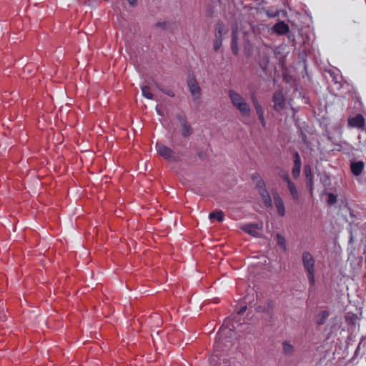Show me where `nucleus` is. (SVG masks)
<instances>
[{
    "mask_svg": "<svg viewBox=\"0 0 366 366\" xmlns=\"http://www.w3.org/2000/svg\"><path fill=\"white\" fill-rule=\"evenodd\" d=\"M252 103L254 104V107H257V105H260L259 103L258 102L257 99H256V97L254 96L252 97Z\"/></svg>",
    "mask_w": 366,
    "mask_h": 366,
    "instance_id": "473e14b6",
    "label": "nucleus"
},
{
    "mask_svg": "<svg viewBox=\"0 0 366 366\" xmlns=\"http://www.w3.org/2000/svg\"><path fill=\"white\" fill-rule=\"evenodd\" d=\"M261 228L258 224H247L242 227V229L252 235V237H259L258 230Z\"/></svg>",
    "mask_w": 366,
    "mask_h": 366,
    "instance_id": "9b49d317",
    "label": "nucleus"
},
{
    "mask_svg": "<svg viewBox=\"0 0 366 366\" xmlns=\"http://www.w3.org/2000/svg\"><path fill=\"white\" fill-rule=\"evenodd\" d=\"M274 109L276 112H281L285 107L286 99L281 91H277L273 94Z\"/></svg>",
    "mask_w": 366,
    "mask_h": 366,
    "instance_id": "39448f33",
    "label": "nucleus"
},
{
    "mask_svg": "<svg viewBox=\"0 0 366 366\" xmlns=\"http://www.w3.org/2000/svg\"><path fill=\"white\" fill-rule=\"evenodd\" d=\"M347 127L363 131L365 127V119L362 114H357L354 117L347 118Z\"/></svg>",
    "mask_w": 366,
    "mask_h": 366,
    "instance_id": "7ed1b4c3",
    "label": "nucleus"
},
{
    "mask_svg": "<svg viewBox=\"0 0 366 366\" xmlns=\"http://www.w3.org/2000/svg\"><path fill=\"white\" fill-rule=\"evenodd\" d=\"M247 310V307L246 306H244V307H242L238 311L237 314L238 315H240V314H242L243 312H244Z\"/></svg>",
    "mask_w": 366,
    "mask_h": 366,
    "instance_id": "f704fd0d",
    "label": "nucleus"
},
{
    "mask_svg": "<svg viewBox=\"0 0 366 366\" xmlns=\"http://www.w3.org/2000/svg\"><path fill=\"white\" fill-rule=\"evenodd\" d=\"M273 31L278 35H284L289 32V25L283 21H279L273 26Z\"/></svg>",
    "mask_w": 366,
    "mask_h": 366,
    "instance_id": "ddd939ff",
    "label": "nucleus"
},
{
    "mask_svg": "<svg viewBox=\"0 0 366 366\" xmlns=\"http://www.w3.org/2000/svg\"><path fill=\"white\" fill-rule=\"evenodd\" d=\"M167 24V23L166 21H164V22H159V23H157V25L158 26H160V27H162V28H164V29H166Z\"/></svg>",
    "mask_w": 366,
    "mask_h": 366,
    "instance_id": "72a5a7b5",
    "label": "nucleus"
},
{
    "mask_svg": "<svg viewBox=\"0 0 366 366\" xmlns=\"http://www.w3.org/2000/svg\"><path fill=\"white\" fill-rule=\"evenodd\" d=\"M222 327H225L229 329L230 331H233L235 329V325L230 317H227L224 319Z\"/></svg>",
    "mask_w": 366,
    "mask_h": 366,
    "instance_id": "4be33fe9",
    "label": "nucleus"
},
{
    "mask_svg": "<svg viewBox=\"0 0 366 366\" xmlns=\"http://www.w3.org/2000/svg\"><path fill=\"white\" fill-rule=\"evenodd\" d=\"M256 188L258 189V192L262 191L263 189H267L264 181L259 178V179L256 183Z\"/></svg>",
    "mask_w": 366,
    "mask_h": 366,
    "instance_id": "393cba45",
    "label": "nucleus"
},
{
    "mask_svg": "<svg viewBox=\"0 0 366 366\" xmlns=\"http://www.w3.org/2000/svg\"><path fill=\"white\" fill-rule=\"evenodd\" d=\"M142 93L143 97L148 99H153V94L150 92L149 88L147 86H141Z\"/></svg>",
    "mask_w": 366,
    "mask_h": 366,
    "instance_id": "b1692460",
    "label": "nucleus"
},
{
    "mask_svg": "<svg viewBox=\"0 0 366 366\" xmlns=\"http://www.w3.org/2000/svg\"><path fill=\"white\" fill-rule=\"evenodd\" d=\"M304 172L306 177L307 187L310 191V192H312L313 189L314 182L310 166L305 165L304 168Z\"/></svg>",
    "mask_w": 366,
    "mask_h": 366,
    "instance_id": "4468645a",
    "label": "nucleus"
},
{
    "mask_svg": "<svg viewBox=\"0 0 366 366\" xmlns=\"http://www.w3.org/2000/svg\"><path fill=\"white\" fill-rule=\"evenodd\" d=\"M335 84H338L339 82H338V81L337 79H335Z\"/></svg>",
    "mask_w": 366,
    "mask_h": 366,
    "instance_id": "4c0bfd02",
    "label": "nucleus"
},
{
    "mask_svg": "<svg viewBox=\"0 0 366 366\" xmlns=\"http://www.w3.org/2000/svg\"><path fill=\"white\" fill-rule=\"evenodd\" d=\"M254 108L258 117L264 114V109L261 105H257V107H254Z\"/></svg>",
    "mask_w": 366,
    "mask_h": 366,
    "instance_id": "cd10ccee",
    "label": "nucleus"
},
{
    "mask_svg": "<svg viewBox=\"0 0 366 366\" xmlns=\"http://www.w3.org/2000/svg\"><path fill=\"white\" fill-rule=\"evenodd\" d=\"M223 39H214V50L218 51L222 45Z\"/></svg>",
    "mask_w": 366,
    "mask_h": 366,
    "instance_id": "a878e982",
    "label": "nucleus"
},
{
    "mask_svg": "<svg viewBox=\"0 0 366 366\" xmlns=\"http://www.w3.org/2000/svg\"><path fill=\"white\" fill-rule=\"evenodd\" d=\"M277 238L278 245L283 249V251H287V244L285 238L281 234L279 233L277 234Z\"/></svg>",
    "mask_w": 366,
    "mask_h": 366,
    "instance_id": "5701e85b",
    "label": "nucleus"
},
{
    "mask_svg": "<svg viewBox=\"0 0 366 366\" xmlns=\"http://www.w3.org/2000/svg\"><path fill=\"white\" fill-rule=\"evenodd\" d=\"M365 168V163L362 161L352 162L350 163V170L352 174L355 176H360Z\"/></svg>",
    "mask_w": 366,
    "mask_h": 366,
    "instance_id": "f8f14e48",
    "label": "nucleus"
},
{
    "mask_svg": "<svg viewBox=\"0 0 366 366\" xmlns=\"http://www.w3.org/2000/svg\"><path fill=\"white\" fill-rule=\"evenodd\" d=\"M156 149L157 153L165 159L168 161L177 160L174 151L169 148V147L157 142L156 144Z\"/></svg>",
    "mask_w": 366,
    "mask_h": 366,
    "instance_id": "f03ea898",
    "label": "nucleus"
},
{
    "mask_svg": "<svg viewBox=\"0 0 366 366\" xmlns=\"http://www.w3.org/2000/svg\"><path fill=\"white\" fill-rule=\"evenodd\" d=\"M131 6H134L137 4V0H127Z\"/></svg>",
    "mask_w": 366,
    "mask_h": 366,
    "instance_id": "c9c22d12",
    "label": "nucleus"
},
{
    "mask_svg": "<svg viewBox=\"0 0 366 366\" xmlns=\"http://www.w3.org/2000/svg\"><path fill=\"white\" fill-rule=\"evenodd\" d=\"M337 202V196L333 193L328 194L327 203L330 205H332Z\"/></svg>",
    "mask_w": 366,
    "mask_h": 366,
    "instance_id": "bb28decb",
    "label": "nucleus"
},
{
    "mask_svg": "<svg viewBox=\"0 0 366 366\" xmlns=\"http://www.w3.org/2000/svg\"><path fill=\"white\" fill-rule=\"evenodd\" d=\"M287 188L292 197V199L295 202H298L300 200V195H299V193L297 192L295 184L293 182H289V184L287 185Z\"/></svg>",
    "mask_w": 366,
    "mask_h": 366,
    "instance_id": "6ab92c4d",
    "label": "nucleus"
},
{
    "mask_svg": "<svg viewBox=\"0 0 366 366\" xmlns=\"http://www.w3.org/2000/svg\"><path fill=\"white\" fill-rule=\"evenodd\" d=\"M229 97L231 100L232 104L234 106L239 102H244V97L235 91L230 89L228 92Z\"/></svg>",
    "mask_w": 366,
    "mask_h": 366,
    "instance_id": "f3484780",
    "label": "nucleus"
},
{
    "mask_svg": "<svg viewBox=\"0 0 366 366\" xmlns=\"http://www.w3.org/2000/svg\"><path fill=\"white\" fill-rule=\"evenodd\" d=\"M209 218L210 219H216L218 222H223L224 219V214L222 210L215 211L209 214Z\"/></svg>",
    "mask_w": 366,
    "mask_h": 366,
    "instance_id": "aec40b11",
    "label": "nucleus"
},
{
    "mask_svg": "<svg viewBox=\"0 0 366 366\" xmlns=\"http://www.w3.org/2000/svg\"><path fill=\"white\" fill-rule=\"evenodd\" d=\"M177 119L181 123L182 136L184 138L189 137L193 132L192 127L187 123V120L183 117L179 115L177 116Z\"/></svg>",
    "mask_w": 366,
    "mask_h": 366,
    "instance_id": "6e6552de",
    "label": "nucleus"
},
{
    "mask_svg": "<svg viewBox=\"0 0 366 366\" xmlns=\"http://www.w3.org/2000/svg\"><path fill=\"white\" fill-rule=\"evenodd\" d=\"M267 15L269 17L274 18V17H277V16H278L279 13H278L277 11L274 12V13H270V12L267 11Z\"/></svg>",
    "mask_w": 366,
    "mask_h": 366,
    "instance_id": "2f4dec72",
    "label": "nucleus"
},
{
    "mask_svg": "<svg viewBox=\"0 0 366 366\" xmlns=\"http://www.w3.org/2000/svg\"><path fill=\"white\" fill-rule=\"evenodd\" d=\"M229 31V27L225 24L219 21L214 31V39H223V36Z\"/></svg>",
    "mask_w": 366,
    "mask_h": 366,
    "instance_id": "1a4fd4ad",
    "label": "nucleus"
},
{
    "mask_svg": "<svg viewBox=\"0 0 366 366\" xmlns=\"http://www.w3.org/2000/svg\"><path fill=\"white\" fill-rule=\"evenodd\" d=\"M231 49L232 53L234 55H237L239 53V46H238V28L237 26L232 28V34H231Z\"/></svg>",
    "mask_w": 366,
    "mask_h": 366,
    "instance_id": "9d476101",
    "label": "nucleus"
},
{
    "mask_svg": "<svg viewBox=\"0 0 366 366\" xmlns=\"http://www.w3.org/2000/svg\"><path fill=\"white\" fill-rule=\"evenodd\" d=\"M294 157V166L292 170V176L295 179H297L300 174L302 168V160L301 157L297 152H295L293 154Z\"/></svg>",
    "mask_w": 366,
    "mask_h": 366,
    "instance_id": "0eeeda50",
    "label": "nucleus"
},
{
    "mask_svg": "<svg viewBox=\"0 0 366 366\" xmlns=\"http://www.w3.org/2000/svg\"><path fill=\"white\" fill-rule=\"evenodd\" d=\"M273 198L278 214L284 217L285 214V207L282 198L277 191L273 192Z\"/></svg>",
    "mask_w": 366,
    "mask_h": 366,
    "instance_id": "423d86ee",
    "label": "nucleus"
},
{
    "mask_svg": "<svg viewBox=\"0 0 366 366\" xmlns=\"http://www.w3.org/2000/svg\"><path fill=\"white\" fill-rule=\"evenodd\" d=\"M282 350L285 355H290L293 353L294 347L288 341H284L282 342Z\"/></svg>",
    "mask_w": 366,
    "mask_h": 366,
    "instance_id": "412c9836",
    "label": "nucleus"
},
{
    "mask_svg": "<svg viewBox=\"0 0 366 366\" xmlns=\"http://www.w3.org/2000/svg\"><path fill=\"white\" fill-rule=\"evenodd\" d=\"M329 315H330V312L327 310H322V311L320 312L316 315L315 322L318 325H323L325 322L326 320L328 318Z\"/></svg>",
    "mask_w": 366,
    "mask_h": 366,
    "instance_id": "a211bd4d",
    "label": "nucleus"
},
{
    "mask_svg": "<svg viewBox=\"0 0 366 366\" xmlns=\"http://www.w3.org/2000/svg\"><path fill=\"white\" fill-rule=\"evenodd\" d=\"M302 261L304 269L307 272L310 284L313 286L315 283V259L308 251H304L302 254Z\"/></svg>",
    "mask_w": 366,
    "mask_h": 366,
    "instance_id": "f257e3e1",
    "label": "nucleus"
},
{
    "mask_svg": "<svg viewBox=\"0 0 366 366\" xmlns=\"http://www.w3.org/2000/svg\"><path fill=\"white\" fill-rule=\"evenodd\" d=\"M282 179L287 183V185L289 184V182H292L287 174H284L282 176Z\"/></svg>",
    "mask_w": 366,
    "mask_h": 366,
    "instance_id": "c756f323",
    "label": "nucleus"
},
{
    "mask_svg": "<svg viewBox=\"0 0 366 366\" xmlns=\"http://www.w3.org/2000/svg\"><path fill=\"white\" fill-rule=\"evenodd\" d=\"M263 200L264 204L267 208H272V199L267 190V189H263L262 191L259 192Z\"/></svg>",
    "mask_w": 366,
    "mask_h": 366,
    "instance_id": "dca6fc26",
    "label": "nucleus"
},
{
    "mask_svg": "<svg viewBox=\"0 0 366 366\" xmlns=\"http://www.w3.org/2000/svg\"><path fill=\"white\" fill-rule=\"evenodd\" d=\"M187 86L189 91L192 94L193 101L199 102L200 87L196 79L193 77H189L187 80Z\"/></svg>",
    "mask_w": 366,
    "mask_h": 366,
    "instance_id": "20e7f679",
    "label": "nucleus"
},
{
    "mask_svg": "<svg viewBox=\"0 0 366 366\" xmlns=\"http://www.w3.org/2000/svg\"><path fill=\"white\" fill-rule=\"evenodd\" d=\"M162 91L169 97H174L175 96L174 92L171 89H162Z\"/></svg>",
    "mask_w": 366,
    "mask_h": 366,
    "instance_id": "c85d7f7f",
    "label": "nucleus"
},
{
    "mask_svg": "<svg viewBox=\"0 0 366 366\" xmlns=\"http://www.w3.org/2000/svg\"><path fill=\"white\" fill-rule=\"evenodd\" d=\"M238 111L240 112L242 116L243 117H249L251 113V109L249 107V105L246 102V101L239 102L234 105Z\"/></svg>",
    "mask_w": 366,
    "mask_h": 366,
    "instance_id": "2eb2a0df",
    "label": "nucleus"
},
{
    "mask_svg": "<svg viewBox=\"0 0 366 366\" xmlns=\"http://www.w3.org/2000/svg\"><path fill=\"white\" fill-rule=\"evenodd\" d=\"M257 175V174H253V177H252V178H253V179H254V178H255V177H256Z\"/></svg>",
    "mask_w": 366,
    "mask_h": 366,
    "instance_id": "e433bc0d",
    "label": "nucleus"
},
{
    "mask_svg": "<svg viewBox=\"0 0 366 366\" xmlns=\"http://www.w3.org/2000/svg\"><path fill=\"white\" fill-rule=\"evenodd\" d=\"M259 117V119L262 124V125L265 127H266V122H265V119H264V114L262 115V116H259L258 117Z\"/></svg>",
    "mask_w": 366,
    "mask_h": 366,
    "instance_id": "7c9ffc66",
    "label": "nucleus"
}]
</instances>
